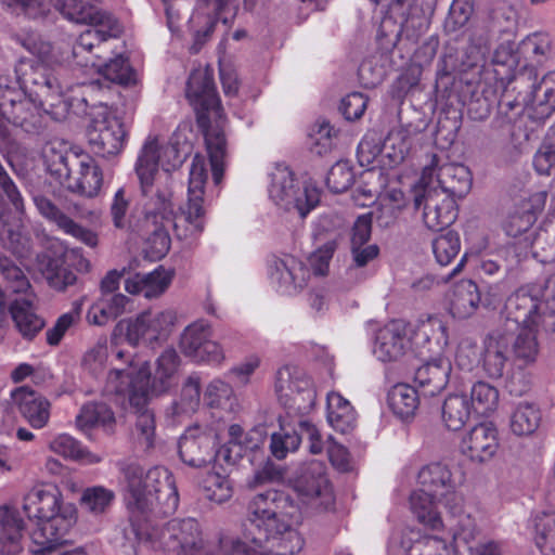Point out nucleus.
<instances>
[{"mask_svg": "<svg viewBox=\"0 0 555 555\" xmlns=\"http://www.w3.org/2000/svg\"><path fill=\"white\" fill-rule=\"evenodd\" d=\"M129 521L137 540L164 555H294L304 546V539L293 528L287 494L269 489L256 494L248 504L247 525L242 540H220L208 546L201 526L194 518L171 519L158 525V518L173 515L179 493L173 475L165 467L146 472L139 465L125 469Z\"/></svg>", "mask_w": 555, "mask_h": 555, "instance_id": "obj_1", "label": "nucleus"}, {"mask_svg": "<svg viewBox=\"0 0 555 555\" xmlns=\"http://www.w3.org/2000/svg\"><path fill=\"white\" fill-rule=\"evenodd\" d=\"M185 98L205 138L212 180L219 184L224 172L227 138L223 129L225 116L216 88L214 70L208 66L194 68L186 81Z\"/></svg>", "mask_w": 555, "mask_h": 555, "instance_id": "obj_2", "label": "nucleus"}, {"mask_svg": "<svg viewBox=\"0 0 555 555\" xmlns=\"http://www.w3.org/2000/svg\"><path fill=\"white\" fill-rule=\"evenodd\" d=\"M23 511L29 520L37 522L30 533L33 554L51 553L63 545L77 519L76 508L73 504H64L62 491L53 483L33 487L24 495Z\"/></svg>", "mask_w": 555, "mask_h": 555, "instance_id": "obj_3", "label": "nucleus"}, {"mask_svg": "<svg viewBox=\"0 0 555 555\" xmlns=\"http://www.w3.org/2000/svg\"><path fill=\"white\" fill-rule=\"evenodd\" d=\"M73 92L75 94L68 104L74 115L89 118L87 137L92 152L101 157L117 155L125 145L126 130L122 121L100 99L102 90L99 83H82Z\"/></svg>", "mask_w": 555, "mask_h": 555, "instance_id": "obj_4", "label": "nucleus"}, {"mask_svg": "<svg viewBox=\"0 0 555 555\" xmlns=\"http://www.w3.org/2000/svg\"><path fill=\"white\" fill-rule=\"evenodd\" d=\"M0 309L8 308L14 326L24 340L33 341L46 326L36 307L37 296L21 268L0 258Z\"/></svg>", "mask_w": 555, "mask_h": 555, "instance_id": "obj_5", "label": "nucleus"}, {"mask_svg": "<svg viewBox=\"0 0 555 555\" xmlns=\"http://www.w3.org/2000/svg\"><path fill=\"white\" fill-rule=\"evenodd\" d=\"M132 366L133 361H129L126 369L111 370L107 383L117 395L128 397L130 405L137 413V433L144 440L145 447L152 448L155 436V417L146 409L151 392V367L147 362L141 364L138 370Z\"/></svg>", "mask_w": 555, "mask_h": 555, "instance_id": "obj_6", "label": "nucleus"}, {"mask_svg": "<svg viewBox=\"0 0 555 555\" xmlns=\"http://www.w3.org/2000/svg\"><path fill=\"white\" fill-rule=\"evenodd\" d=\"M43 156L50 175L55 177L67 190L90 198L99 194L103 175L90 155L50 147L44 151Z\"/></svg>", "mask_w": 555, "mask_h": 555, "instance_id": "obj_7", "label": "nucleus"}, {"mask_svg": "<svg viewBox=\"0 0 555 555\" xmlns=\"http://www.w3.org/2000/svg\"><path fill=\"white\" fill-rule=\"evenodd\" d=\"M134 170L145 198L144 218L155 224L171 219L173 203L170 188L167 184L154 188L155 178L159 171V149L156 139L145 141L138 154Z\"/></svg>", "mask_w": 555, "mask_h": 555, "instance_id": "obj_8", "label": "nucleus"}, {"mask_svg": "<svg viewBox=\"0 0 555 555\" xmlns=\"http://www.w3.org/2000/svg\"><path fill=\"white\" fill-rule=\"evenodd\" d=\"M434 166H437V155L423 169L417 184L412 189L413 206L423 209V221L433 231H441L451 225L457 218L456 201L448 193L438 191L433 185Z\"/></svg>", "mask_w": 555, "mask_h": 555, "instance_id": "obj_9", "label": "nucleus"}, {"mask_svg": "<svg viewBox=\"0 0 555 555\" xmlns=\"http://www.w3.org/2000/svg\"><path fill=\"white\" fill-rule=\"evenodd\" d=\"M545 302L529 287H520L505 302L506 320L517 327L541 326L544 331H553L555 325V282L545 286Z\"/></svg>", "mask_w": 555, "mask_h": 555, "instance_id": "obj_10", "label": "nucleus"}, {"mask_svg": "<svg viewBox=\"0 0 555 555\" xmlns=\"http://www.w3.org/2000/svg\"><path fill=\"white\" fill-rule=\"evenodd\" d=\"M269 194L278 206L285 210L295 209L301 218H306L321 199V190L311 179L300 183L284 165H278L272 172Z\"/></svg>", "mask_w": 555, "mask_h": 555, "instance_id": "obj_11", "label": "nucleus"}, {"mask_svg": "<svg viewBox=\"0 0 555 555\" xmlns=\"http://www.w3.org/2000/svg\"><path fill=\"white\" fill-rule=\"evenodd\" d=\"M274 389L289 415H306L315 405L317 390L311 378L295 366L285 365L278 370Z\"/></svg>", "mask_w": 555, "mask_h": 555, "instance_id": "obj_12", "label": "nucleus"}, {"mask_svg": "<svg viewBox=\"0 0 555 555\" xmlns=\"http://www.w3.org/2000/svg\"><path fill=\"white\" fill-rule=\"evenodd\" d=\"M176 320L177 314L172 310L159 312L147 310L134 319L119 321L116 331L125 334L126 340L131 346L144 344L155 348L168 339Z\"/></svg>", "mask_w": 555, "mask_h": 555, "instance_id": "obj_13", "label": "nucleus"}, {"mask_svg": "<svg viewBox=\"0 0 555 555\" xmlns=\"http://www.w3.org/2000/svg\"><path fill=\"white\" fill-rule=\"evenodd\" d=\"M417 482L420 490L434 495L449 514L461 512L464 500L447 464L434 462L423 466L417 474Z\"/></svg>", "mask_w": 555, "mask_h": 555, "instance_id": "obj_14", "label": "nucleus"}, {"mask_svg": "<svg viewBox=\"0 0 555 555\" xmlns=\"http://www.w3.org/2000/svg\"><path fill=\"white\" fill-rule=\"evenodd\" d=\"M211 335L212 328L208 321H194L181 334V352L197 363L221 364L224 352L220 344L210 339Z\"/></svg>", "mask_w": 555, "mask_h": 555, "instance_id": "obj_15", "label": "nucleus"}, {"mask_svg": "<svg viewBox=\"0 0 555 555\" xmlns=\"http://www.w3.org/2000/svg\"><path fill=\"white\" fill-rule=\"evenodd\" d=\"M217 434L214 429L194 425L188 427L178 442L181 461L190 467L201 468L217 461Z\"/></svg>", "mask_w": 555, "mask_h": 555, "instance_id": "obj_16", "label": "nucleus"}, {"mask_svg": "<svg viewBox=\"0 0 555 555\" xmlns=\"http://www.w3.org/2000/svg\"><path fill=\"white\" fill-rule=\"evenodd\" d=\"M499 46L494 49L491 63L493 66V79L501 89H506L511 83L517 87L524 86L531 80L534 74V66L526 64L518 73L515 72L519 53L515 49L514 37L500 39Z\"/></svg>", "mask_w": 555, "mask_h": 555, "instance_id": "obj_17", "label": "nucleus"}, {"mask_svg": "<svg viewBox=\"0 0 555 555\" xmlns=\"http://www.w3.org/2000/svg\"><path fill=\"white\" fill-rule=\"evenodd\" d=\"M208 179L206 160L201 154H195L189 176L188 203L183 210L184 221L192 227V234H201L205 227L204 194Z\"/></svg>", "mask_w": 555, "mask_h": 555, "instance_id": "obj_18", "label": "nucleus"}, {"mask_svg": "<svg viewBox=\"0 0 555 555\" xmlns=\"http://www.w3.org/2000/svg\"><path fill=\"white\" fill-rule=\"evenodd\" d=\"M73 99V95H70ZM69 101H51L41 104L36 99L27 98L24 100L23 108L20 109L18 116L15 117L16 127H21L25 132L30 134L41 133L48 125L49 119L61 120L72 113Z\"/></svg>", "mask_w": 555, "mask_h": 555, "instance_id": "obj_19", "label": "nucleus"}, {"mask_svg": "<svg viewBox=\"0 0 555 555\" xmlns=\"http://www.w3.org/2000/svg\"><path fill=\"white\" fill-rule=\"evenodd\" d=\"M229 439L216 450L219 465H235L248 453L257 452L266 442L267 434L262 427H254L245 431L240 424L228 428Z\"/></svg>", "mask_w": 555, "mask_h": 555, "instance_id": "obj_20", "label": "nucleus"}, {"mask_svg": "<svg viewBox=\"0 0 555 555\" xmlns=\"http://www.w3.org/2000/svg\"><path fill=\"white\" fill-rule=\"evenodd\" d=\"M526 88L522 101L525 106H529L531 113L529 117L538 122L547 119L555 112V72L548 73L538 82V73L531 76V80L521 87L517 85L515 89Z\"/></svg>", "mask_w": 555, "mask_h": 555, "instance_id": "obj_21", "label": "nucleus"}, {"mask_svg": "<svg viewBox=\"0 0 555 555\" xmlns=\"http://www.w3.org/2000/svg\"><path fill=\"white\" fill-rule=\"evenodd\" d=\"M410 349L409 323L392 320L377 330L373 352L382 362H397Z\"/></svg>", "mask_w": 555, "mask_h": 555, "instance_id": "obj_22", "label": "nucleus"}, {"mask_svg": "<svg viewBox=\"0 0 555 555\" xmlns=\"http://www.w3.org/2000/svg\"><path fill=\"white\" fill-rule=\"evenodd\" d=\"M450 516L457 518L452 528L454 546L460 555H501L500 546L495 542L476 540L479 534L476 521L469 514H464L463 508L459 514Z\"/></svg>", "mask_w": 555, "mask_h": 555, "instance_id": "obj_23", "label": "nucleus"}, {"mask_svg": "<svg viewBox=\"0 0 555 555\" xmlns=\"http://www.w3.org/2000/svg\"><path fill=\"white\" fill-rule=\"evenodd\" d=\"M410 349L420 356L436 353L448 345L447 326L438 317L418 320L416 324L409 323Z\"/></svg>", "mask_w": 555, "mask_h": 555, "instance_id": "obj_24", "label": "nucleus"}, {"mask_svg": "<svg viewBox=\"0 0 555 555\" xmlns=\"http://www.w3.org/2000/svg\"><path fill=\"white\" fill-rule=\"evenodd\" d=\"M12 405L34 429L49 423L51 402L29 386H20L11 391Z\"/></svg>", "mask_w": 555, "mask_h": 555, "instance_id": "obj_25", "label": "nucleus"}, {"mask_svg": "<svg viewBox=\"0 0 555 555\" xmlns=\"http://www.w3.org/2000/svg\"><path fill=\"white\" fill-rule=\"evenodd\" d=\"M35 205L39 214L53 223L57 230L75 237L88 247L94 248L99 244V234L91 229L82 227L74 221L67 214L61 210L50 198L46 196H36Z\"/></svg>", "mask_w": 555, "mask_h": 555, "instance_id": "obj_26", "label": "nucleus"}, {"mask_svg": "<svg viewBox=\"0 0 555 555\" xmlns=\"http://www.w3.org/2000/svg\"><path fill=\"white\" fill-rule=\"evenodd\" d=\"M35 205L39 214L53 223L57 230L75 237L88 247L94 248L99 244V234L91 229L82 227L74 221L67 214L61 210L50 198L46 196H36Z\"/></svg>", "mask_w": 555, "mask_h": 555, "instance_id": "obj_27", "label": "nucleus"}, {"mask_svg": "<svg viewBox=\"0 0 555 555\" xmlns=\"http://www.w3.org/2000/svg\"><path fill=\"white\" fill-rule=\"evenodd\" d=\"M21 82L25 96L36 99L41 104L70 100L64 94L66 86L43 67H31L29 73L23 75Z\"/></svg>", "mask_w": 555, "mask_h": 555, "instance_id": "obj_28", "label": "nucleus"}, {"mask_svg": "<svg viewBox=\"0 0 555 555\" xmlns=\"http://www.w3.org/2000/svg\"><path fill=\"white\" fill-rule=\"evenodd\" d=\"M294 489L300 495L308 499L326 498V503H333L334 499L326 477L324 462L312 460L301 464L294 479Z\"/></svg>", "mask_w": 555, "mask_h": 555, "instance_id": "obj_29", "label": "nucleus"}, {"mask_svg": "<svg viewBox=\"0 0 555 555\" xmlns=\"http://www.w3.org/2000/svg\"><path fill=\"white\" fill-rule=\"evenodd\" d=\"M525 109L524 101L513 98L508 87L501 89L491 128L504 132L512 138L519 135L525 127Z\"/></svg>", "mask_w": 555, "mask_h": 555, "instance_id": "obj_30", "label": "nucleus"}, {"mask_svg": "<svg viewBox=\"0 0 555 555\" xmlns=\"http://www.w3.org/2000/svg\"><path fill=\"white\" fill-rule=\"evenodd\" d=\"M501 88L494 82L466 83L461 89V100L466 106L467 115L472 120L483 121L491 113L493 104H496Z\"/></svg>", "mask_w": 555, "mask_h": 555, "instance_id": "obj_31", "label": "nucleus"}, {"mask_svg": "<svg viewBox=\"0 0 555 555\" xmlns=\"http://www.w3.org/2000/svg\"><path fill=\"white\" fill-rule=\"evenodd\" d=\"M498 430L492 423L474 426L462 439V452L475 462H486L498 451Z\"/></svg>", "mask_w": 555, "mask_h": 555, "instance_id": "obj_32", "label": "nucleus"}, {"mask_svg": "<svg viewBox=\"0 0 555 555\" xmlns=\"http://www.w3.org/2000/svg\"><path fill=\"white\" fill-rule=\"evenodd\" d=\"M483 30V36L493 43L500 39L515 37L517 28V13L505 1L494 3L487 16L475 27Z\"/></svg>", "mask_w": 555, "mask_h": 555, "instance_id": "obj_33", "label": "nucleus"}, {"mask_svg": "<svg viewBox=\"0 0 555 555\" xmlns=\"http://www.w3.org/2000/svg\"><path fill=\"white\" fill-rule=\"evenodd\" d=\"M373 224V212L357 216L351 229V255L356 268L365 267L370 261L379 255L377 244H367L371 240Z\"/></svg>", "mask_w": 555, "mask_h": 555, "instance_id": "obj_34", "label": "nucleus"}, {"mask_svg": "<svg viewBox=\"0 0 555 555\" xmlns=\"http://www.w3.org/2000/svg\"><path fill=\"white\" fill-rule=\"evenodd\" d=\"M67 261L66 248H48L39 256V266L48 284L56 289L64 291L76 283L77 276L65 267Z\"/></svg>", "mask_w": 555, "mask_h": 555, "instance_id": "obj_35", "label": "nucleus"}, {"mask_svg": "<svg viewBox=\"0 0 555 555\" xmlns=\"http://www.w3.org/2000/svg\"><path fill=\"white\" fill-rule=\"evenodd\" d=\"M451 362L446 358H435L420 366L414 374V382L424 397L440 393L448 385Z\"/></svg>", "mask_w": 555, "mask_h": 555, "instance_id": "obj_36", "label": "nucleus"}, {"mask_svg": "<svg viewBox=\"0 0 555 555\" xmlns=\"http://www.w3.org/2000/svg\"><path fill=\"white\" fill-rule=\"evenodd\" d=\"M436 173L438 191L448 193L452 198L461 199L470 191L473 179L468 167L462 164H443L439 166L437 157V166H434V175Z\"/></svg>", "mask_w": 555, "mask_h": 555, "instance_id": "obj_37", "label": "nucleus"}, {"mask_svg": "<svg viewBox=\"0 0 555 555\" xmlns=\"http://www.w3.org/2000/svg\"><path fill=\"white\" fill-rule=\"evenodd\" d=\"M508 334L489 335L483 341L482 369L490 378L503 376L509 359Z\"/></svg>", "mask_w": 555, "mask_h": 555, "instance_id": "obj_38", "label": "nucleus"}, {"mask_svg": "<svg viewBox=\"0 0 555 555\" xmlns=\"http://www.w3.org/2000/svg\"><path fill=\"white\" fill-rule=\"evenodd\" d=\"M102 59L101 54H94L91 59H88L81 66L96 67L99 73L108 81L115 82L122 86H129L135 82V73L130 66L127 59L118 55L107 63H100Z\"/></svg>", "mask_w": 555, "mask_h": 555, "instance_id": "obj_39", "label": "nucleus"}, {"mask_svg": "<svg viewBox=\"0 0 555 555\" xmlns=\"http://www.w3.org/2000/svg\"><path fill=\"white\" fill-rule=\"evenodd\" d=\"M421 396L418 388L408 384H397L388 392V406L396 416L408 421L415 415Z\"/></svg>", "mask_w": 555, "mask_h": 555, "instance_id": "obj_40", "label": "nucleus"}, {"mask_svg": "<svg viewBox=\"0 0 555 555\" xmlns=\"http://www.w3.org/2000/svg\"><path fill=\"white\" fill-rule=\"evenodd\" d=\"M517 335H508L509 352L514 360L521 364H530L537 360L539 354V343L537 334L541 326L518 327Z\"/></svg>", "mask_w": 555, "mask_h": 555, "instance_id": "obj_41", "label": "nucleus"}, {"mask_svg": "<svg viewBox=\"0 0 555 555\" xmlns=\"http://www.w3.org/2000/svg\"><path fill=\"white\" fill-rule=\"evenodd\" d=\"M441 505L434 495L428 492L416 490L410 495V507L417 520L424 526L438 530L443 526L441 513L438 511Z\"/></svg>", "mask_w": 555, "mask_h": 555, "instance_id": "obj_42", "label": "nucleus"}, {"mask_svg": "<svg viewBox=\"0 0 555 555\" xmlns=\"http://www.w3.org/2000/svg\"><path fill=\"white\" fill-rule=\"evenodd\" d=\"M481 300L477 284L463 280L455 285L451 299V312L454 317L466 319L474 314Z\"/></svg>", "mask_w": 555, "mask_h": 555, "instance_id": "obj_43", "label": "nucleus"}, {"mask_svg": "<svg viewBox=\"0 0 555 555\" xmlns=\"http://www.w3.org/2000/svg\"><path fill=\"white\" fill-rule=\"evenodd\" d=\"M483 30L474 28L469 36L468 43L461 55L459 69L467 72L469 69L482 67L490 54L492 42L483 36Z\"/></svg>", "mask_w": 555, "mask_h": 555, "instance_id": "obj_44", "label": "nucleus"}, {"mask_svg": "<svg viewBox=\"0 0 555 555\" xmlns=\"http://www.w3.org/2000/svg\"><path fill=\"white\" fill-rule=\"evenodd\" d=\"M0 525L2 528V553L7 555H17L22 551L21 540L24 531V520L18 514L3 507L0 514Z\"/></svg>", "mask_w": 555, "mask_h": 555, "instance_id": "obj_45", "label": "nucleus"}, {"mask_svg": "<svg viewBox=\"0 0 555 555\" xmlns=\"http://www.w3.org/2000/svg\"><path fill=\"white\" fill-rule=\"evenodd\" d=\"M76 422L81 429L100 427L106 433H112L115 426V415L107 404L89 402L81 408Z\"/></svg>", "mask_w": 555, "mask_h": 555, "instance_id": "obj_46", "label": "nucleus"}, {"mask_svg": "<svg viewBox=\"0 0 555 555\" xmlns=\"http://www.w3.org/2000/svg\"><path fill=\"white\" fill-rule=\"evenodd\" d=\"M470 404L465 395H450L441 406V418L449 430L462 429L470 417Z\"/></svg>", "mask_w": 555, "mask_h": 555, "instance_id": "obj_47", "label": "nucleus"}, {"mask_svg": "<svg viewBox=\"0 0 555 555\" xmlns=\"http://www.w3.org/2000/svg\"><path fill=\"white\" fill-rule=\"evenodd\" d=\"M542 421L540 408L533 402H520L511 415L509 427L517 436H529L535 433Z\"/></svg>", "mask_w": 555, "mask_h": 555, "instance_id": "obj_48", "label": "nucleus"}, {"mask_svg": "<svg viewBox=\"0 0 555 555\" xmlns=\"http://www.w3.org/2000/svg\"><path fill=\"white\" fill-rule=\"evenodd\" d=\"M390 15L385 16L377 30L376 39L382 50L390 52L398 43L402 33L409 28L411 23L415 27V21L412 17L403 20L389 11Z\"/></svg>", "mask_w": 555, "mask_h": 555, "instance_id": "obj_49", "label": "nucleus"}, {"mask_svg": "<svg viewBox=\"0 0 555 555\" xmlns=\"http://www.w3.org/2000/svg\"><path fill=\"white\" fill-rule=\"evenodd\" d=\"M274 267L280 282L293 285L294 288L306 286L311 273L310 267L308 268L302 261L293 256L276 259Z\"/></svg>", "mask_w": 555, "mask_h": 555, "instance_id": "obj_50", "label": "nucleus"}, {"mask_svg": "<svg viewBox=\"0 0 555 555\" xmlns=\"http://www.w3.org/2000/svg\"><path fill=\"white\" fill-rule=\"evenodd\" d=\"M552 42L550 36L545 33H533L524 38L517 47V52L526 61L541 65L550 56Z\"/></svg>", "mask_w": 555, "mask_h": 555, "instance_id": "obj_51", "label": "nucleus"}, {"mask_svg": "<svg viewBox=\"0 0 555 555\" xmlns=\"http://www.w3.org/2000/svg\"><path fill=\"white\" fill-rule=\"evenodd\" d=\"M534 541L544 555H555V513L543 512L532 520Z\"/></svg>", "mask_w": 555, "mask_h": 555, "instance_id": "obj_52", "label": "nucleus"}, {"mask_svg": "<svg viewBox=\"0 0 555 555\" xmlns=\"http://www.w3.org/2000/svg\"><path fill=\"white\" fill-rule=\"evenodd\" d=\"M109 37L108 33L96 28H88L81 33L73 47V56L76 63L81 65L94 54H99L98 52L93 53V50H100L102 43L106 42Z\"/></svg>", "mask_w": 555, "mask_h": 555, "instance_id": "obj_53", "label": "nucleus"}, {"mask_svg": "<svg viewBox=\"0 0 555 555\" xmlns=\"http://www.w3.org/2000/svg\"><path fill=\"white\" fill-rule=\"evenodd\" d=\"M300 446V434L297 425H280V430L273 433L270 439V450L278 460H283L289 452H295Z\"/></svg>", "mask_w": 555, "mask_h": 555, "instance_id": "obj_54", "label": "nucleus"}, {"mask_svg": "<svg viewBox=\"0 0 555 555\" xmlns=\"http://www.w3.org/2000/svg\"><path fill=\"white\" fill-rule=\"evenodd\" d=\"M437 3L438 0H391L389 11L403 20L412 17V20L420 21L431 16Z\"/></svg>", "mask_w": 555, "mask_h": 555, "instance_id": "obj_55", "label": "nucleus"}, {"mask_svg": "<svg viewBox=\"0 0 555 555\" xmlns=\"http://www.w3.org/2000/svg\"><path fill=\"white\" fill-rule=\"evenodd\" d=\"M431 247L437 263L442 268L448 267L457 258L461 250L460 235L450 230L434 238Z\"/></svg>", "mask_w": 555, "mask_h": 555, "instance_id": "obj_56", "label": "nucleus"}, {"mask_svg": "<svg viewBox=\"0 0 555 555\" xmlns=\"http://www.w3.org/2000/svg\"><path fill=\"white\" fill-rule=\"evenodd\" d=\"M469 404L480 415L495 411L499 404L498 388L482 380L476 382L470 390Z\"/></svg>", "mask_w": 555, "mask_h": 555, "instance_id": "obj_57", "label": "nucleus"}, {"mask_svg": "<svg viewBox=\"0 0 555 555\" xmlns=\"http://www.w3.org/2000/svg\"><path fill=\"white\" fill-rule=\"evenodd\" d=\"M115 499L114 491L102 486L86 488L80 498V506L88 513L98 516L107 512Z\"/></svg>", "mask_w": 555, "mask_h": 555, "instance_id": "obj_58", "label": "nucleus"}, {"mask_svg": "<svg viewBox=\"0 0 555 555\" xmlns=\"http://www.w3.org/2000/svg\"><path fill=\"white\" fill-rule=\"evenodd\" d=\"M311 152L323 156L337 144V131L325 119L318 120L309 132Z\"/></svg>", "mask_w": 555, "mask_h": 555, "instance_id": "obj_59", "label": "nucleus"}, {"mask_svg": "<svg viewBox=\"0 0 555 555\" xmlns=\"http://www.w3.org/2000/svg\"><path fill=\"white\" fill-rule=\"evenodd\" d=\"M50 450L64 459L92 462L90 460L91 453L81 444L80 441L67 434H60L56 436L50 442Z\"/></svg>", "mask_w": 555, "mask_h": 555, "instance_id": "obj_60", "label": "nucleus"}, {"mask_svg": "<svg viewBox=\"0 0 555 555\" xmlns=\"http://www.w3.org/2000/svg\"><path fill=\"white\" fill-rule=\"evenodd\" d=\"M131 196L125 188H119L109 205V217L117 230H128L131 227Z\"/></svg>", "mask_w": 555, "mask_h": 555, "instance_id": "obj_61", "label": "nucleus"}, {"mask_svg": "<svg viewBox=\"0 0 555 555\" xmlns=\"http://www.w3.org/2000/svg\"><path fill=\"white\" fill-rule=\"evenodd\" d=\"M26 99L22 89L0 83V118L13 120L14 124Z\"/></svg>", "mask_w": 555, "mask_h": 555, "instance_id": "obj_62", "label": "nucleus"}, {"mask_svg": "<svg viewBox=\"0 0 555 555\" xmlns=\"http://www.w3.org/2000/svg\"><path fill=\"white\" fill-rule=\"evenodd\" d=\"M555 165V125L533 157V167L541 176H550Z\"/></svg>", "mask_w": 555, "mask_h": 555, "instance_id": "obj_63", "label": "nucleus"}, {"mask_svg": "<svg viewBox=\"0 0 555 555\" xmlns=\"http://www.w3.org/2000/svg\"><path fill=\"white\" fill-rule=\"evenodd\" d=\"M327 421L336 430L345 434L347 430V400L337 392H331L326 399Z\"/></svg>", "mask_w": 555, "mask_h": 555, "instance_id": "obj_64", "label": "nucleus"}]
</instances>
